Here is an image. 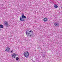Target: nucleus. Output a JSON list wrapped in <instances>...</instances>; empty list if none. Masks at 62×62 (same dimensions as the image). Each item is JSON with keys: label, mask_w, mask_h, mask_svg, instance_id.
Listing matches in <instances>:
<instances>
[{"label": "nucleus", "mask_w": 62, "mask_h": 62, "mask_svg": "<svg viewBox=\"0 0 62 62\" xmlns=\"http://www.w3.org/2000/svg\"><path fill=\"white\" fill-rule=\"evenodd\" d=\"M26 35L28 37H34L35 35H34V33L31 30H27L26 32Z\"/></svg>", "instance_id": "f257e3e1"}, {"label": "nucleus", "mask_w": 62, "mask_h": 62, "mask_svg": "<svg viewBox=\"0 0 62 62\" xmlns=\"http://www.w3.org/2000/svg\"><path fill=\"white\" fill-rule=\"evenodd\" d=\"M23 54L24 55L25 57L27 58V57H28V56H29V52H25Z\"/></svg>", "instance_id": "f03ea898"}, {"label": "nucleus", "mask_w": 62, "mask_h": 62, "mask_svg": "<svg viewBox=\"0 0 62 62\" xmlns=\"http://www.w3.org/2000/svg\"><path fill=\"white\" fill-rule=\"evenodd\" d=\"M16 55L17 54H15V53H13L12 54V58H16Z\"/></svg>", "instance_id": "7ed1b4c3"}, {"label": "nucleus", "mask_w": 62, "mask_h": 62, "mask_svg": "<svg viewBox=\"0 0 62 62\" xmlns=\"http://www.w3.org/2000/svg\"><path fill=\"white\" fill-rule=\"evenodd\" d=\"M10 50V48H9V47H6L5 49V51H6V52H9Z\"/></svg>", "instance_id": "20e7f679"}, {"label": "nucleus", "mask_w": 62, "mask_h": 62, "mask_svg": "<svg viewBox=\"0 0 62 62\" xmlns=\"http://www.w3.org/2000/svg\"><path fill=\"white\" fill-rule=\"evenodd\" d=\"M43 21L44 22H47L48 21V19L47 18H45L44 19Z\"/></svg>", "instance_id": "39448f33"}, {"label": "nucleus", "mask_w": 62, "mask_h": 62, "mask_svg": "<svg viewBox=\"0 0 62 62\" xmlns=\"http://www.w3.org/2000/svg\"><path fill=\"white\" fill-rule=\"evenodd\" d=\"M4 23V25H5V26H8V22H7V21L5 22Z\"/></svg>", "instance_id": "423d86ee"}, {"label": "nucleus", "mask_w": 62, "mask_h": 62, "mask_svg": "<svg viewBox=\"0 0 62 62\" xmlns=\"http://www.w3.org/2000/svg\"><path fill=\"white\" fill-rule=\"evenodd\" d=\"M20 20L21 22H23V21H24V20L23 19V18L22 17H21L20 18Z\"/></svg>", "instance_id": "0eeeda50"}, {"label": "nucleus", "mask_w": 62, "mask_h": 62, "mask_svg": "<svg viewBox=\"0 0 62 62\" xmlns=\"http://www.w3.org/2000/svg\"><path fill=\"white\" fill-rule=\"evenodd\" d=\"M54 25L55 26H59V23H55Z\"/></svg>", "instance_id": "6e6552de"}, {"label": "nucleus", "mask_w": 62, "mask_h": 62, "mask_svg": "<svg viewBox=\"0 0 62 62\" xmlns=\"http://www.w3.org/2000/svg\"><path fill=\"white\" fill-rule=\"evenodd\" d=\"M54 7L55 8H58V7L55 4L54 5Z\"/></svg>", "instance_id": "1a4fd4ad"}, {"label": "nucleus", "mask_w": 62, "mask_h": 62, "mask_svg": "<svg viewBox=\"0 0 62 62\" xmlns=\"http://www.w3.org/2000/svg\"><path fill=\"white\" fill-rule=\"evenodd\" d=\"M3 25L2 24H1L0 25V28H3Z\"/></svg>", "instance_id": "9d476101"}, {"label": "nucleus", "mask_w": 62, "mask_h": 62, "mask_svg": "<svg viewBox=\"0 0 62 62\" xmlns=\"http://www.w3.org/2000/svg\"><path fill=\"white\" fill-rule=\"evenodd\" d=\"M22 17L23 18H25V19L26 18V17L25 16H23V15H22Z\"/></svg>", "instance_id": "9b49d317"}, {"label": "nucleus", "mask_w": 62, "mask_h": 62, "mask_svg": "<svg viewBox=\"0 0 62 62\" xmlns=\"http://www.w3.org/2000/svg\"><path fill=\"white\" fill-rule=\"evenodd\" d=\"M18 59H19V58L18 57H17L16 58V60H18Z\"/></svg>", "instance_id": "f8f14e48"}, {"label": "nucleus", "mask_w": 62, "mask_h": 62, "mask_svg": "<svg viewBox=\"0 0 62 62\" xmlns=\"http://www.w3.org/2000/svg\"><path fill=\"white\" fill-rule=\"evenodd\" d=\"M13 50H12L11 51L10 53H13Z\"/></svg>", "instance_id": "ddd939ff"}]
</instances>
